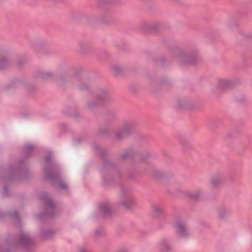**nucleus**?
I'll return each instance as SVG.
<instances>
[{"label": "nucleus", "instance_id": "obj_1", "mask_svg": "<svg viewBox=\"0 0 252 252\" xmlns=\"http://www.w3.org/2000/svg\"><path fill=\"white\" fill-rule=\"evenodd\" d=\"M177 231L178 235L181 237H185L189 235L187 227L183 224H180L178 225Z\"/></svg>", "mask_w": 252, "mask_h": 252}, {"label": "nucleus", "instance_id": "obj_2", "mask_svg": "<svg viewBox=\"0 0 252 252\" xmlns=\"http://www.w3.org/2000/svg\"><path fill=\"white\" fill-rule=\"evenodd\" d=\"M159 247L162 252H167L172 248L168 241L165 239H162L159 242Z\"/></svg>", "mask_w": 252, "mask_h": 252}, {"label": "nucleus", "instance_id": "obj_3", "mask_svg": "<svg viewBox=\"0 0 252 252\" xmlns=\"http://www.w3.org/2000/svg\"><path fill=\"white\" fill-rule=\"evenodd\" d=\"M202 194V190L199 189L189 195L188 198L192 201H198L201 198Z\"/></svg>", "mask_w": 252, "mask_h": 252}, {"label": "nucleus", "instance_id": "obj_4", "mask_svg": "<svg viewBox=\"0 0 252 252\" xmlns=\"http://www.w3.org/2000/svg\"><path fill=\"white\" fill-rule=\"evenodd\" d=\"M133 129L132 126L129 123H126L125 124L123 130L124 133H127L130 132Z\"/></svg>", "mask_w": 252, "mask_h": 252}, {"label": "nucleus", "instance_id": "obj_5", "mask_svg": "<svg viewBox=\"0 0 252 252\" xmlns=\"http://www.w3.org/2000/svg\"><path fill=\"white\" fill-rule=\"evenodd\" d=\"M220 182L219 178L213 177L211 180V184L213 186H216L219 185Z\"/></svg>", "mask_w": 252, "mask_h": 252}, {"label": "nucleus", "instance_id": "obj_6", "mask_svg": "<svg viewBox=\"0 0 252 252\" xmlns=\"http://www.w3.org/2000/svg\"><path fill=\"white\" fill-rule=\"evenodd\" d=\"M7 61V58L4 56L0 57V67H1Z\"/></svg>", "mask_w": 252, "mask_h": 252}, {"label": "nucleus", "instance_id": "obj_7", "mask_svg": "<svg viewBox=\"0 0 252 252\" xmlns=\"http://www.w3.org/2000/svg\"><path fill=\"white\" fill-rule=\"evenodd\" d=\"M183 107H186L187 108H190L191 107L190 103L189 102H185V103L183 104Z\"/></svg>", "mask_w": 252, "mask_h": 252}, {"label": "nucleus", "instance_id": "obj_8", "mask_svg": "<svg viewBox=\"0 0 252 252\" xmlns=\"http://www.w3.org/2000/svg\"><path fill=\"white\" fill-rule=\"evenodd\" d=\"M60 188L62 189H65L66 188V185L64 183H61L60 184Z\"/></svg>", "mask_w": 252, "mask_h": 252}, {"label": "nucleus", "instance_id": "obj_9", "mask_svg": "<svg viewBox=\"0 0 252 252\" xmlns=\"http://www.w3.org/2000/svg\"><path fill=\"white\" fill-rule=\"evenodd\" d=\"M103 206L104 207V208H103L104 210L107 209V208L108 206L105 205V206Z\"/></svg>", "mask_w": 252, "mask_h": 252}]
</instances>
